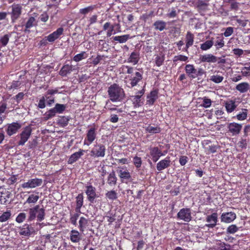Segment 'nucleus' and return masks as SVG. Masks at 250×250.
<instances>
[{
  "instance_id": "23",
  "label": "nucleus",
  "mask_w": 250,
  "mask_h": 250,
  "mask_svg": "<svg viewBox=\"0 0 250 250\" xmlns=\"http://www.w3.org/2000/svg\"><path fill=\"white\" fill-rule=\"evenodd\" d=\"M85 150L80 149L78 152L73 153L69 158L68 164H72L79 159L84 154Z\"/></svg>"
},
{
  "instance_id": "7",
  "label": "nucleus",
  "mask_w": 250,
  "mask_h": 250,
  "mask_svg": "<svg viewBox=\"0 0 250 250\" xmlns=\"http://www.w3.org/2000/svg\"><path fill=\"white\" fill-rule=\"evenodd\" d=\"M103 29V31H107L106 36L107 37H110L112 34H115L121 31V25L119 23L111 24L109 22H106L104 24Z\"/></svg>"
},
{
  "instance_id": "41",
  "label": "nucleus",
  "mask_w": 250,
  "mask_h": 250,
  "mask_svg": "<svg viewBox=\"0 0 250 250\" xmlns=\"http://www.w3.org/2000/svg\"><path fill=\"white\" fill-rule=\"evenodd\" d=\"M88 221L84 217H80L79 221V229L80 231L83 232L86 227L88 226Z\"/></svg>"
},
{
  "instance_id": "16",
  "label": "nucleus",
  "mask_w": 250,
  "mask_h": 250,
  "mask_svg": "<svg viewBox=\"0 0 250 250\" xmlns=\"http://www.w3.org/2000/svg\"><path fill=\"white\" fill-rule=\"evenodd\" d=\"M42 183V179L34 178L28 180L21 184V187L23 188H32L41 186Z\"/></svg>"
},
{
  "instance_id": "27",
  "label": "nucleus",
  "mask_w": 250,
  "mask_h": 250,
  "mask_svg": "<svg viewBox=\"0 0 250 250\" xmlns=\"http://www.w3.org/2000/svg\"><path fill=\"white\" fill-rule=\"evenodd\" d=\"M73 70L72 65L66 64L63 65L59 71V74L62 77H66L68 74H70Z\"/></svg>"
},
{
  "instance_id": "40",
  "label": "nucleus",
  "mask_w": 250,
  "mask_h": 250,
  "mask_svg": "<svg viewBox=\"0 0 250 250\" xmlns=\"http://www.w3.org/2000/svg\"><path fill=\"white\" fill-rule=\"evenodd\" d=\"M112 38L114 41H116L120 43H123L127 42V41L131 38V37L129 34H126L122 36L113 37Z\"/></svg>"
},
{
  "instance_id": "34",
  "label": "nucleus",
  "mask_w": 250,
  "mask_h": 250,
  "mask_svg": "<svg viewBox=\"0 0 250 250\" xmlns=\"http://www.w3.org/2000/svg\"><path fill=\"white\" fill-rule=\"evenodd\" d=\"M40 207L39 205H36L34 207L31 208L29 210V217L28 220L31 221L34 220L37 215L38 211Z\"/></svg>"
},
{
  "instance_id": "21",
  "label": "nucleus",
  "mask_w": 250,
  "mask_h": 250,
  "mask_svg": "<svg viewBox=\"0 0 250 250\" xmlns=\"http://www.w3.org/2000/svg\"><path fill=\"white\" fill-rule=\"evenodd\" d=\"M158 98V90L157 89L151 90L146 96V104L152 105Z\"/></svg>"
},
{
  "instance_id": "60",
  "label": "nucleus",
  "mask_w": 250,
  "mask_h": 250,
  "mask_svg": "<svg viewBox=\"0 0 250 250\" xmlns=\"http://www.w3.org/2000/svg\"><path fill=\"white\" fill-rule=\"evenodd\" d=\"M188 60V57L183 55L175 56L173 58V62H174L177 61L187 62Z\"/></svg>"
},
{
  "instance_id": "8",
  "label": "nucleus",
  "mask_w": 250,
  "mask_h": 250,
  "mask_svg": "<svg viewBox=\"0 0 250 250\" xmlns=\"http://www.w3.org/2000/svg\"><path fill=\"white\" fill-rule=\"evenodd\" d=\"M18 232L21 236L30 237L36 234L35 228L31 225L25 223L18 228Z\"/></svg>"
},
{
  "instance_id": "14",
  "label": "nucleus",
  "mask_w": 250,
  "mask_h": 250,
  "mask_svg": "<svg viewBox=\"0 0 250 250\" xmlns=\"http://www.w3.org/2000/svg\"><path fill=\"white\" fill-rule=\"evenodd\" d=\"M11 19L12 22H15L21 14L22 7L19 4H13L12 5Z\"/></svg>"
},
{
  "instance_id": "45",
  "label": "nucleus",
  "mask_w": 250,
  "mask_h": 250,
  "mask_svg": "<svg viewBox=\"0 0 250 250\" xmlns=\"http://www.w3.org/2000/svg\"><path fill=\"white\" fill-rule=\"evenodd\" d=\"M96 8L95 5H90L86 7L81 8L79 10V13L83 15H85L90 12H92Z\"/></svg>"
},
{
  "instance_id": "57",
  "label": "nucleus",
  "mask_w": 250,
  "mask_h": 250,
  "mask_svg": "<svg viewBox=\"0 0 250 250\" xmlns=\"http://www.w3.org/2000/svg\"><path fill=\"white\" fill-rule=\"evenodd\" d=\"M45 210L43 208H39L37 213V219L39 221H42L44 219Z\"/></svg>"
},
{
  "instance_id": "19",
  "label": "nucleus",
  "mask_w": 250,
  "mask_h": 250,
  "mask_svg": "<svg viewBox=\"0 0 250 250\" xmlns=\"http://www.w3.org/2000/svg\"><path fill=\"white\" fill-rule=\"evenodd\" d=\"M63 31L64 29L62 27H59L56 31L45 37L48 41V42L52 43L63 34Z\"/></svg>"
},
{
  "instance_id": "4",
  "label": "nucleus",
  "mask_w": 250,
  "mask_h": 250,
  "mask_svg": "<svg viewBox=\"0 0 250 250\" xmlns=\"http://www.w3.org/2000/svg\"><path fill=\"white\" fill-rule=\"evenodd\" d=\"M33 131L31 125L23 128L21 132L19 134L20 140L18 142V145L23 146L30 137Z\"/></svg>"
},
{
  "instance_id": "42",
  "label": "nucleus",
  "mask_w": 250,
  "mask_h": 250,
  "mask_svg": "<svg viewBox=\"0 0 250 250\" xmlns=\"http://www.w3.org/2000/svg\"><path fill=\"white\" fill-rule=\"evenodd\" d=\"M241 73L243 76H250V62L245 63L244 66L241 69Z\"/></svg>"
},
{
  "instance_id": "26",
  "label": "nucleus",
  "mask_w": 250,
  "mask_h": 250,
  "mask_svg": "<svg viewBox=\"0 0 250 250\" xmlns=\"http://www.w3.org/2000/svg\"><path fill=\"white\" fill-rule=\"evenodd\" d=\"M69 239L73 243H78L81 240V235L78 230L72 229L69 233Z\"/></svg>"
},
{
  "instance_id": "61",
  "label": "nucleus",
  "mask_w": 250,
  "mask_h": 250,
  "mask_svg": "<svg viewBox=\"0 0 250 250\" xmlns=\"http://www.w3.org/2000/svg\"><path fill=\"white\" fill-rule=\"evenodd\" d=\"M56 113L54 108H51L45 113V118L46 120L49 119L54 117Z\"/></svg>"
},
{
  "instance_id": "35",
  "label": "nucleus",
  "mask_w": 250,
  "mask_h": 250,
  "mask_svg": "<svg viewBox=\"0 0 250 250\" xmlns=\"http://www.w3.org/2000/svg\"><path fill=\"white\" fill-rule=\"evenodd\" d=\"M153 25L155 30L162 31L166 28L167 23L163 21L158 20L154 22Z\"/></svg>"
},
{
  "instance_id": "59",
  "label": "nucleus",
  "mask_w": 250,
  "mask_h": 250,
  "mask_svg": "<svg viewBox=\"0 0 250 250\" xmlns=\"http://www.w3.org/2000/svg\"><path fill=\"white\" fill-rule=\"evenodd\" d=\"M239 230L238 228L236 225H231L227 229V232L229 234H234Z\"/></svg>"
},
{
  "instance_id": "56",
  "label": "nucleus",
  "mask_w": 250,
  "mask_h": 250,
  "mask_svg": "<svg viewBox=\"0 0 250 250\" xmlns=\"http://www.w3.org/2000/svg\"><path fill=\"white\" fill-rule=\"evenodd\" d=\"M39 199V196L38 195H36L34 194H31L29 196L28 198L27 199L26 201V203H27L28 204L33 203L35 204L36 203L37 201Z\"/></svg>"
},
{
  "instance_id": "47",
  "label": "nucleus",
  "mask_w": 250,
  "mask_h": 250,
  "mask_svg": "<svg viewBox=\"0 0 250 250\" xmlns=\"http://www.w3.org/2000/svg\"><path fill=\"white\" fill-rule=\"evenodd\" d=\"M213 44L212 40H208L201 44L200 48L202 50L206 51L210 49Z\"/></svg>"
},
{
  "instance_id": "17",
  "label": "nucleus",
  "mask_w": 250,
  "mask_h": 250,
  "mask_svg": "<svg viewBox=\"0 0 250 250\" xmlns=\"http://www.w3.org/2000/svg\"><path fill=\"white\" fill-rule=\"evenodd\" d=\"M21 125L18 122H13L7 125V127L6 129L7 134L11 136L16 134L21 128Z\"/></svg>"
},
{
  "instance_id": "44",
  "label": "nucleus",
  "mask_w": 250,
  "mask_h": 250,
  "mask_svg": "<svg viewBox=\"0 0 250 250\" xmlns=\"http://www.w3.org/2000/svg\"><path fill=\"white\" fill-rule=\"evenodd\" d=\"M21 83L19 81H13L11 83H8L7 88L8 90L17 89L20 87Z\"/></svg>"
},
{
  "instance_id": "51",
  "label": "nucleus",
  "mask_w": 250,
  "mask_h": 250,
  "mask_svg": "<svg viewBox=\"0 0 250 250\" xmlns=\"http://www.w3.org/2000/svg\"><path fill=\"white\" fill-rule=\"evenodd\" d=\"M225 45V42L223 38H220L218 37L217 40L214 42V45L216 48V49H219L222 48Z\"/></svg>"
},
{
  "instance_id": "10",
  "label": "nucleus",
  "mask_w": 250,
  "mask_h": 250,
  "mask_svg": "<svg viewBox=\"0 0 250 250\" xmlns=\"http://www.w3.org/2000/svg\"><path fill=\"white\" fill-rule=\"evenodd\" d=\"M206 224L203 229H205V228L208 229H213L216 227L218 222V214L216 212H213L210 215H208L206 217Z\"/></svg>"
},
{
  "instance_id": "33",
  "label": "nucleus",
  "mask_w": 250,
  "mask_h": 250,
  "mask_svg": "<svg viewBox=\"0 0 250 250\" xmlns=\"http://www.w3.org/2000/svg\"><path fill=\"white\" fill-rule=\"evenodd\" d=\"M139 53L134 51L132 52L127 59V62L132 63L133 64L135 65L138 63L139 59Z\"/></svg>"
},
{
  "instance_id": "58",
  "label": "nucleus",
  "mask_w": 250,
  "mask_h": 250,
  "mask_svg": "<svg viewBox=\"0 0 250 250\" xmlns=\"http://www.w3.org/2000/svg\"><path fill=\"white\" fill-rule=\"evenodd\" d=\"M202 99H203V103H202L201 105L203 107H204L205 108H208L211 106L212 101L210 99L208 98L207 97H204Z\"/></svg>"
},
{
  "instance_id": "11",
  "label": "nucleus",
  "mask_w": 250,
  "mask_h": 250,
  "mask_svg": "<svg viewBox=\"0 0 250 250\" xmlns=\"http://www.w3.org/2000/svg\"><path fill=\"white\" fill-rule=\"evenodd\" d=\"M97 133L96 128L92 127L86 131V136L84 138L83 145L89 146L96 139Z\"/></svg>"
},
{
  "instance_id": "30",
  "label": "nucleus",
  "mask_w": 250,
  "mask_h": 250,
  "mask_svg": "<svg viewBox=\"0 0 250 250\" xmlns=\"http://www.w3.org/2000/svg\"><path fill=\"white\" fill-rule=\"evenodd\" d=\"M117 105L112 104L109 100L107 101L104 108L108 111H115L117 113H120L123 112L122 108H118Z\"/></svg>"
},
{
  "instance_id": "39",
  "label": "nucleus",
  "mask_w": 250,
  "mask_h": 250,
  "mask_svg": "<svg viewBox=\"0 0 250 250\" xmlns=\"http://www.w3.org/2000/svg\"><path fill=\"white\" fill-rule=\"evenodd\" d=\"M117 178L116 176L115 172L112 171L108 176L107 183L110 186H115L117 184Z\"/></svg>"
},
{
  "instance_id": "62",
  "label": "nucleus",
  "mask_w": 250,
  "mask_h": 250,
  "mask_svg": "<svg viewBox=\"0 0 250 250\" xmlns=\"http://www.w3.org/2000/svg\"><path fill=\"white\" fill-rule=\"evenodd\" d=\"M217 147L216 145H211L208 147H206L205 152L207 154H209L210 153H214L217 151Z\"/></svg>"
},
{
  "instance_id": "2",
  "label": "nucleus",
  "mask_w": 250,
  "mask_h": 250,
  "mask_svg": "<svg viewBox=\"0 0 250 250\" xmlns=\"http://www.w3.org/2000/svg\"><path fill=\"white\" fill-rule=\"evenodd\" d=\"M108 96L112 102H122L125 97V90L117 83L110 85L107 89Z\"/></svg>"
},
{
  "instance_id": "52",
  "label": "nucleus",
  "mask_w": 250,
  "mask_h": 250,
  "mask_svg": "<svg viewBox=\"0 0 250 250\" xmlns=\"http://www.w3.org/2000/svg\"><path fill=\"white\" fill-rule=\"evenodd\" d=\"M11 216L10 210H7L4 212L0 216V222H4L8 220Z\"/></svg>"
},
{
  "instance_id": "25",
  "label": "nucleus",
  "mask_w": 250,
  "mask_h": 250,
  "mask_svg": "<svg viewBox=\"0 0 250 250\" xmlns=\"http://www.w3.org/2000/svg\"><path fill=\"white\" fill-rule=\"evenodd\" d=\"M194 39V35L190 31H188L186 36V44L184 49H183L184 51H188V50L189 48V47H190L193 44Z\"/></svg>"
},
{
  "instance_id": "3",
  "label": "nucleus",
  "mask_w": 250,
  "mask_h": 250,
  "mask_svg": "<svg viewBox=\"0 0 250 250\" xmlns=\"http://www.w3.org/2000/svg\"><path fill=\"white\" fill-rule=\"evenodd\" d=\"M185 72L188 77L191 80L198 76H201L205 73V70L202 68L196 69L193 64H188L185 66Z\"/></svg>"
},
{
  "instance_id": "15",
  "label": "nucleus",
  "mask_w": 250,
  "mask_h": 250,
  "mask_svg": "<svg viewBox=\"0 0 250 250\" xmlns=\"http://www.w3.org/2000/svg\"><path fill=\"white\" fill-rule=\"evenodd\" d=\"M85 188V192L87 195V200L90 203H93L97 197L96 188L91 185L86 186Z\"/></svg>"
},
{
  "instance_id": "28",
  "label": "nucleus",
  "mask_w": 250,
  "mask_h": 250,
  "mask_svg": "<svg viewBox=\"0 0 250 250\" xmlns=\"http://www.w3.org/2000/svg\"><path fill=\"white\" fill-rule=\"evenodd\" d=\"M83 204V194L79 193L76 197V208L75 211L77 213H81V209Z\"/></svg>"
},
{
  "instance_id": "1",
  "label": "nucleus",
  "mask_w": 250,
  "mask_h": 250,
  "mask_svg": "<svg viewBox=\"0 0 250 250\" xmlns=\"http://www.w3.org/2000/svg\"><path fill=\"white\" fill-rule=\"evenodd\" d=\"M122 71L126 74L125 77V83H128L127 87L132 88L137 86L143 79V73L138 71H135V68L128 65H123Z\"/></svg>"
},
{
  "instance_id": "9",
  "label": "nucleus",
  "mask_w": 250,
  "mask_h": 250,
  "mask_svg": "<svg viewBox=\"0 0 250 250\" xmlns=\"http://www.w3.org/2000/svg\"><path fill=\"white\" fill-rule=\"evenodd\" d=\"M119 168L117 172L122 183L127 184L133 181L131 173L126 167H119Z\"/></svg>"
},
{
  "instance_id": "37",
  "label": "nucleus",
  "mask_w": 250,
  "mask_h": 250,
  "mask_svg": "<svg viewBox=\"0 0 250 250\" xmlns=\"http://www.w3.org/2000/svg\"><path fill=\"white\" fill-rule=\"evenodd\" d=\"M35 25H36L35 18L33 17H30L24 25V31L29 32V29H30L31 28L33 27Z\"/></svg>"
},
{
  "instance_id": "20",
  "label": "nucleus",
  "mask_w": 250,
  "mask_h": 250,
  "mask_svg": "<svg viewBox=\"0 0 250 250\" xmlns=\"http://www.w3.org/2000/svg\"><path fill=\"white\" fill-rule=\"evenodd\" d=\"M220 218L222 222L230 223L236 218V215L232 211L224 212L221 214Z\"/></svg>"
},
{
  "instance_id": "12",
  "label": "nucleus",
  "mask_w": 250,
  "mask_h": 250,
  "mask_svg": "<svg viewBox=\"0 0 250 250\" xmlns=\"http://www.w3.org/2000/svg\"><path fill=\"white\" fill-rule=\"evenodd\" d=\"M242 125L235 122L228 123L227 128L228 132L232 136H237L241 131L242 129Z\"/></svg>"
},
{
  "instance_id": "49",
  "label": "nucleus",
  "mask_w": 250,
  "mask_h": 250,
  "mask_svg": "<svg viewBox=\"0 0 250 250\" xmlns=\"http://www.w3.org/2000/svg\"><path fill=\"white\" fill-rule=\"evenodd\" d=\"M165 57L164 54L157 55L155 58V62L156 65L160 67L162 65L164 62Z\"/></svg>"
},
{
  "instance_id": "32",
  "label": "nucleus",
  "mask_w": 250,
  "mask_h": 250,
  "mask_svg": "<svg viewBox=\"0 0 250 250\" xmlns=\"http://www.w3.org/2000/svg\"><path fill=\"white\" fill-rule=\"evenodd\" d=\"M214 247L215 250H230V245L226 244L221 240H217Z\"/></svg>"
},
{
  "instance_id": "46",
  "label": "nucleus",
  "mask_w": 250,
  "mask_h": 250,
  "mask_svg": "<svg viewBox=\"0 0 250 250\" xmlns=\"http://www.w3.org/2000/svg\"><path fill=\"white\" fill-rule=\"evenodd\" d=\"M179 12L180 10L176 7H172L168 10V12L167 13V16L169 18H174L177 17Z\"/></svg>"
},
{
  "instance_id": "50",
  "label": "nucleus",
  "mask_w": 250,
  "mask_h": 250,
  "mask_svg": "<svg viewBox=\"0 0 250 250\" xmlns=\"http://www.w3.org/2000/svg\"><path fill=\"white\" fill-rule=\"evenodd\" d=\"M242 111L236 115V118L239 121H243L247 119L248 110L247 109L243 108Z\"/></svg>"
},
{
  "instance_id": "63",
  "label": "nucleus",
  "mask_w": 250,
  "mask_h": 250,
  "mask_svg": "<svg viewBox=\"0 0 250 250\" xmlns=\"http://www.w3.org/2000/svg\"><path fill=\"white\" fill-rule=\"evenodd\" d=\"M79 217V213H77V212H76V213H75L72 215H71V217L70 218V223L72 225L76 226L77 224V221Z\"/></svg>"
},
{
  "instance_id": "48",
  "label": "nucleus",
  "mask_w": 250,
  "mask_h": 250,
  "mask_svg": "<svg viewBox=\"0 0 250 250\" xmlns=\"http://www.w3.org/2000/svg\"><path fill=\"white\" fill-rule=\"evenodd\" d=\"M105 197L107 199L113 201L117 199V193L115 190H111L105 193Z\"/></svg>"
},
{
  "instance_id": "36",
  "label": "nucleus",
  "mask_w": 250,
  "mask_h": 250,
  "mask_svg": "<svg viewBox=\"0 0 250 250\" xmlns=\"http://www.w3.org/2000/svg\"><path fill=\"white\" fill-rule=\"evenodd\" d=\"M70 119L71 117L69 116H60L57 121L58 124L61 127H65L68 125L69 121H70Z\"/></svg>"
},
{
  "instance_id": "53",
  "label": "nucleus",
  "mask_w": 250,
  "mask_h": 250,
  "mask_svg": "<svg viewBox=\"0 0 250 250\" xmlns=\"http://www.w3.org/2000/svg\"><path fill=\"white\" fill-rule=\"evenodd\" d=\"M209 80L216 83H219L223 81L224 77L219 75H213L210 77Z\"/></svg>"
},
{
  "instance_id": "18",
  "label": "nucleus",
  "mask_w": 250,
  "mask_h": 250,
  "mask_svg": "<svg viewBox=\"0 0 250 250\" xmlns=\"http://www.w3.org/2000/svg\"><path fill=\"white\" fill-rule=\"evenodd\" d=\"M149 150L150 157L154 162H156L161 156L164 155L157 146L150 147Z\"/></svg>"
},
{
  "instance_id": "54",
  "label": "nucleus",
  "mask_w": 250,
  "mask_h": 250,
  "mask_svg": "<svg viewBox=\"0 0 250 250\" xmlns=\"http://www.w3.org/2000/svg\"><path fill=\"white\" fill-rule=\"evenodd\" d=\"M57 113H62L66 108L65 104H56L54 107Z\"/></svg>"
},
{
  "instance_id": "31",
  "label": "nucleus",
  "mask_w": 250,
  "mask_h": 250,
  "mask_svg": "<svg viewBox=\"0 0 250 250\" xmlns=\"http://www.w3.org/2000/svg\"><path fill=\"white\" fill-rule=\"evenodd\" d=\"M250 88V84L247 82H242L238 84L235 89L236 90L240 92L241 93L247 92Z\"/></svg>"
},
{
  "instance_id": "13",
  "label": "nucleus",
  "mask_w": 250,
  "mask_h": 250,
  "mask_svg": "<svg viewBox=\"0 0 250 250\" xmlns=\"http://www.w3.org/2000/svg\"><path fill=\"white\" fill-rule=\"evenodd\" d=\"M177 218L185 222H189L192 219L191 209L189 208H183L177 213Z\"/></svg>"
},
{
  "instance_id": "29",
  "label": "nucleus",
  "mask_w": 250,
  "mask_h": 250,
  "mask_svg": "<svg viewBox=\"0 0 250 250\" xmlns=\"http://www.w3.org/2000/svg\"><path fill=\"white\" fill-rule=\"evenodd\" d=\"M200 61L201 62H215L217 61V58L216 56L211 54H209L201 56L200 57Z\"/></svg>"
},
{
  "instance_id": "5",
  "label": "nucleus",
  "mask_w": 250,
  "mask_h": 250,
  "mask_svg": "<svg viewBox=\"0 0 250 250\" xmlns=\"http://www.w3.org/2000/svg\"><path fill=\"white\" fill-rule=\"evenodd\" d=\"M145 86L141 90L136 93L135 95L130 96L131 100L135 108L142 106L144 103V99L142 98L145 93Z\"/></svg>"
},
{
  "instance_id": "38",
  "label": "nucleus",
  "mask_w": 250,
  "mask_h": 250,
  "mask_svg": "<svg viewBox=\"0 0 250 250\" xmlns=\"http://www.w3.org/2000/svg\"><path fill=\"white\" fill-rule=\"evenodd\" d=\"M237 107L235 102L233 100H229L225 103V107L227 112H233Z\"/></svg>"
},
{
  "instance_id": "24",
  "label": "nucleus",
  "mask_w": 250,
  "mask_h": 250,
  "mask_svg": "<svg viewBox=\"0 0 250 250\" xmlns=\"http://www.w3.org/2000/svg\"><path fill=\"white\" fill-rule=\"evenodd\" d=\"M145 129L146 133H148L151 135L158 134L160 133L162 130L161 127L158 125H152L151 124H149L145 127Z\"/></svg>"
},
{
  "instance_id": "22",
  "label": "nucleus",
  "mask_w": 250,
  "mask_h": 250,
  "mask_svg": "<svg viewBox=\"0 0 250 250\" xmlns=\"http://www.w3.org/2000/svg\"><path fill=\"white\" fill-rule=\"evenodd\" d=\"M171 161L169 157H167L158 162L156 164V168L158 171L161 172L164 169L170 166Z\"/></svg>"
},
{
  "instance_id": "6",
  "label": "nucleus",
  "mask_w": 250,
  "mask_h": 250,
  "mask_svg": "<svg viewBox=\"0 0 250 250\" xmlns=\"http://www.w3.org/2000/svg\"><path fill=\"white\" fill-rule=\"evenodd\" d=\"M105 145L96 143L90 151V156L94 158L104 157L105 155Z\"/></svg>"
},
{
  "instance_id": "55",
  "label": "nucleus",
  "mask_w": 250,
  "mask_h": 250,
  "mask_svg": "<svg viewBox=\"0 0 250 250\" xmlns=\"http://www.w3.org/2000/svg\"><path fill=\"white\" fill-rule=\"evenodd\" d=\"M133 163L137 168L141 167L142 164L141 158L137 156H135L133 158Z\"/></svg>"
},
{
  "instance_id": "43",
  "label": "nucleus",
  "mask_w": 250,
  "mask_h": 250,
  "mask_svg": "<svg viewBox=\"0 0 250 250\" xmlns=\"http://www.w3.org/2000/svg\"><path fill=\"white\" fill-rule=\"evenodd\" d=\"M88 57V54L85 51H82L74 56L73 60L76 62H79L83 59H86Z\"/></svg>"
},
{
  "instance_id": "64",
  "label": "nucleus",
  "mask_w": 250,
  "mask_h": 250,
  "mask_svg": "<svg viewBox=\"0 0 250 250\" xmlns=\"http://www.w3.org/2000/svg\"><path fill=\"white\" fill-rule=\"evenodd\" d=\"M10 36L6 34L4 35L3 36L1 37L0 39V42L1 43L2 46H6L9 40Z\"/></svg>"
}]
</instances>
